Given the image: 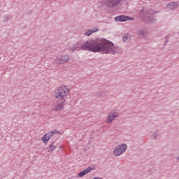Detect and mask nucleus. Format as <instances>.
<instances>
[{"label": "nucleus", "mask_w": 179, "mask_h": 179, "mask_svg": "<svg viewBox=\"0 0 179 179\" xmlns=\"http://www.w3.org/2000/svg\"><path fill=\"white\" fill-rule=\"evenodd\" d=\"M59 134V131L58 130H52V131H50L47 133L46 134L43 135V136L41 138L42 142L43 143H48V141L54 136V135H58Z\"/></svg>", "instance_id": "20e7f679"}, {"label": "nucleus", "mask_w": 179, "mask_h": 179, "mask_svg": "<svg viewBox=\"0 0 179 179\" xmlns=\"http://www.w3.org/2000/svg\"><path fill=\"white\" fill-rule=\"evenodd\" d=\"M145 20L148 23H153V22H155L156 19L155 18V17H153V15L148 14L147 15H145Z\"/></svg>", "instance_id": "4468645a"}, {"label": "nucleus", "mask_w": 179, "mask_h": 179, "mask_svg": "<svg viewBox=\"0 0 179 179\" xmlns=\"http://www.w3.org/2000/svg\"><path fill=\"white\" fill-rule=\"evenodd\" d=\"M117 117H118V115L117 113H110L108 115V117L106 121V124H110V122H112V121H114V120H115Z\"/></svg>", "instance_id": "6e6552de"}, {"label": "nucleus", "mask_w": 179, "mask_h": 179, "mask_svg": "<svg viewBox=\"0 0 179 179\" xmlns=\"http://www.w3.org/2000/svg\"><path fill=\"white\" fill-rule=\"evenodd\" d=\"M69 59H71V57H69L68 55H62L57 56V57L54 59V61H55L56 64L61 65L62 64H66Z\"/></svg>", "instance_id": "7ed1b4c3"}, {"label": "nucleus", "mask_w": 179, "mask_h": 179, "mask_svg": "<svg viewBox=\"0 0 179 179\" xmlns=\"http://www.w3.org/2000/svg\"><path fill=\"white\" fill-rule=\"evenodd\" d=\"M115 22H127V20H135V18L127 15H119L115 17Z\"/></svg>", "instance_id": "423d86ee"}, {"label": "nucleus", "mask_w": 179, "mask_h": 179, "mask_svg": "<svg viewBox=\"0 0 179 179\" xmlns=\"http://www.w3.org/2000/svg\"><path fill=\"white\" fill-rule=\"evenodd\" d=\"M122 41H124V43H129V41H131V35L124 34L122 37Z\"/></svg>", "instance_id": "2eb2a0df"}, {"label": "nucleus", "mask_w": 179, "mask_h": 179, "mask_svg": "<svg viewBox=\"0 0 179 179\" xmlns=\"http://www.w3.org/2000/svg\"><path fill=\"white\" fill-rule=\"evenodd\" d=\"M69 51H80L85 50L92 52H102V54H120L121 49L107 39L98 38L96 41H87L83 44L80 43H76L69 46Z\"/></svg>", "instance_id": "f257e3e1"}, {"label": "nucleus", "mask_w": 179, "mask_h": 179, "mask_svg": "<svg viewBox=\"0 0 179 179\" xmlns=\"http://www.w3.org/2000/svg\"><path fill=\"white\" fill-rule=\"evenodd\" d=\"M94 169L95 168H92L89 166L88 168L84 169L83 171L78 173V177H85L86 174H89V173H90V171H92V170H94Z\"/></svg>", "instance_id": "1a4fd4ad"}, {"label": "nucleus", "mask_w": 179, "mask_h": 179, "mask_svg": "<svg viewBox=\"0 0 179 179\" xmlns=\"http://www.w3.org/2000/svg\"><path fill=\"white\" fill-rule=\"evenodd\" d=\"M63 107H64V103H62L60 105L57 106L54 110L55 111H61Z\"/></svg>", "instance_id": "dca6fc26"}, {"label": "nucleus", "mask_w": 179, "mask_h": 179, "mask_svg": "<svg viewBox=\"0 0 179 179\" xmlns=\"http://www.w3.org/2000/svg\"><path fill=\"white\" fill-rule=\"evenodd\" d=\"M96 31H99V28L97 27L91 28L85 31V32L84 33V36H92V34H93V33H96Z\"/></svg>", "instance_id": "9d476101"}, {"label": "nucleus", "mask_w": 179, "mask_h": 179, "mask_svg": "<svg viewBox=\"0 0 179 179\" xmlns=\"http://www.w3.org/2000/svg\"><path fill=\"white\" fill-rule=\"evenodd\" d=\"M125 150H127V144H122L115 148L113 151V155L116 157L118 156H121L122 153H125Z\"/></svg>", "instance_id": "39448f33"}, {"label": "nucleus", "mask_w": 179, "mask_h": 179, "mask_svg": "<svg viewBox=\"0 0 179 179\" xmlns=\"http://www.w3.org/2000/svg\"><path fill=\"white\" fill-rule=\"evenodd\" d=\"M152 137L154 138V139H156V138H157V134H153Z\"/></svg>", "instance_id": "f3484780"}, {"label": "nucleus", "mask_w": 179, "mask_h": 179, "mask_svg": "<svg viewBox=\"0 0 179 179\" xmlns=\"http://www.w3.org/2000/svg\"><path fill=\"white\" fill-rule=\"evenodd\" d=\"M48 152L49 153H52L55 149H57V143L55 142L51 143V144L49 145V147L47 148Z\"/></svg>", "instance_id": "ddd939ff"}, {"label": "nucleus", "mask_w": 179, "mask_h": 179, "mask_svg": "<svg viewBox=\"0 0 179 179\" xmlns=\"http://www.w3.org/2000/svg\"><path fill=\"white\" fill-rule=\"evenodd\" d=\"M69 92H71V90L68 86L62 85L55 90L54 96L57 100L61 101L62 104H64L66 102V97H68Z\"/></svg>", "instance_id": "f03ea898"}, {"label": "nucleus", "mask_w": 179, "mask_h": 179, "mask_svg": "<svg viewBox=\"0 0 179 179\" xmlns=\"http://www.w3.org/2000/svg\"><path fill=\"white\" fill-rule=\"evenodd\" d=\"M122 0H106V5L109 6V8H113V6H117L120 4Z\"/></svg>", "instance_id": "0eeeda50"}, {"label": "nucleus", "mask_w": 179, "mask_h": 179, "mask_svg": "<svg viewBox=\"0 0 179 179\" xmlns=\"http://www.w3.org/2000/svg\"><path fill=\"white\" fill-rule=\"evenodd\" d=\"M177 162H179V157H177Z\"/></svg>", "instance_id": "a211bd4d"}, {"label": "nucleus", "mask_w": 179, "mask_h": 179, "mask_svg": "<svg viewBox=\"0 0 179 179\" xmlns=\"http://www.w3.org/2000/svg\"><path fill=\"white\" fill-rule=\"evenodd\" d=\"M0 59H1V56H0Z\"/></svg>", "instance_id": "6ab92c4d"}, {"label": "nucleus", "mask_w": 179, "mask_h": 179, "mask_svg": "<svg viewBox=\"0 0 179 179\" xmlns=\"http://www.w3.org/2000/svg\"><path fill=\"white\" fill-rule=\"evenodd\" d=\"M178 8V2H171L166 5V9L169 10H173V9H177Z\"/></svg>", "instance_id": "9b49d317"}, {"label": "nucleus", "mask_w": 179, "mask_h": 179, "mask_svg": "<svg viewBox=\"0 0 179 179\" xmlns=\"http://www.w3.org/2000/svg\"><path fill=\"white\" fill-rule=\"evenodd\" d=\"M148 34V31L145 29H142L138 30V38H145Z\"/></svg>", "instance_id": "f8f14e48"}]
</instances>
